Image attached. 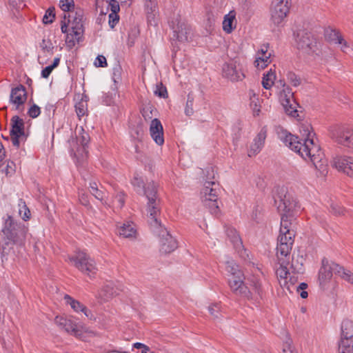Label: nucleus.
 I'll list each match as a JSON object with an SVG mask.
<instances>
[{
  "mask_svg": "<svg viewBox=\"0 0 353 353\" xmlns=\"http://www.w3.org/2000/svg\"><path fill=\"white\" fill-rule=\"evenodd\" d=\"M311 126L305 125L303 128L307 132L306 137L302 143L298 137L291 134L283 128H278L276 133L280 139L290 150L300 155L303 159H309L315 168L321 172L326 170L327 159L319 145L314 143V133L310 131Z\"/></svg>",
  "mask_w": 353,
  "mask_h": 353,
  "instance_id": "obj_1",
  "label": "nucleus"
},
{
  "mask_svg": "<svg viewBox=\"0 0 353 353\" xmlns=\"http://www.w3.org/2000/svg\"><path fill=\"white\" fill-rule=\"evenodd\" d=\"M131 183L137 193L143 192L148 199L146 211L148 223L152 226L159 225L158 216L161 213V208L160 199L157 196V185L154 181H150L145 186L143 179L138 174L134 176Z\"/></svg>",
  "mask_w": 353,
  "mask_h": 353,
  "instance_id": "obj_2",
  "label": "nucleus"
},
{
  "mask_svg": "<svg viewBox=\"0 0 353 353\" xmlns=\"http://www.w3.org/2000/svg\"><path fill=\"white\" fill-rule=\"evenodd\" d=\"M84 12L77 8L74 12L64 13L61 23L62 33L66 34L65 43L70 49L82 41L84 33L83 26Z\"/></svg>",
  "mask_w": 353,
  "mask_h": 353,
  "instance_id": "obj_3",
  "label": "nucleus"
},
{
  "mask_svg": "<svg viewBox=\"0 0 353 353\" xmlns=\"http://www.w3.org/2000/svg\"><path fill=\"white\" fill-rule=\"evenodd\" d=\"M27 230L24 225L18 223L11 216L8 215L2 229L5 241L3 252L8 254L12 248L10 245L22 242L26 238Z\"/></svg>",
  "mask_w": 353,
  "mask_h": 353,
  "instance_id": "obj_4",
  "label": "nucleus"
},
{
  "mask_svg": "<svg viewBox=\"0 0 353 353\" xmlns=\"http://www.w3.org/2000/svg\"><path fill=\"white\" fill-rule=\"evenodd\" d=\"M334 272L353 283V274L350 271L324 257L321 260V266L319 271V281L322 288L330 281Z\"/></svg>",
  "mask_w": 353,
  "mask_h": 353,
  "instance_id": "obj_5",
  "label": "nucleus"
},
{
  "mask_svg": "<svg viewBox=\"0 0 353 353\" xmlns=\"http://www.w3.org/2000/svg\"><path fill=\"white\" fill-rule=\"evenodd\" d=\"M295 41L297 48L302 52L308 55L321 54V43L312 32L299 30L296 32Z\"/></svg>",
  "mask_w": 353,
  "mask_h": 353,
  "instance_id": "obj_6",
  "label": "nucleus"
},
{
  "mask_svg": "<svg viewBox=\"0 0 353 353\" xmlns=\"http://www.w3.org/2000/svg\"><path fill=\"white\" fill-rule=\"evenodd\" d=\"M68 259L79 270L89 276L97 273V268L94 259L83 251L77 252L75 255L69 256Z\"/></svg>",
  "mask_w": 353,
  "mask_h": 353,
  "instance_id": "obj_7",
  "label": "nucleus"
},
{
  "mask_svg": "<svg viewBox=\"0 0 353 353\" xmlns=\"http://www.w3.org/2000/svg\"><path fill=\"white\" fill-rule=\"evenodd\" d=\"M339 353H353V321L344 319L341 325Z\"/></svg>",
  "mask_w": 353,
  "mask_h": 353,
  "instance_id": "obj_8",
  "label": "nucleus"
},
{
  "mask_svg": "<svg viewBox=\"0 0 353 353\" xmlns=\"http://www.w3.org/2000/svg\"><path fill=\"white\" fill-rule=\"evenodd\" d=\"M159 225L150 227L153 230H157L156 232L159 233L160 237V252L162 254H170L174 251L178 247L177 241L170 234L166 228H163L161 221L158 220Z\"/></svg>",
  "mask_w": 353,
  "mask_h": 353,
  "instance_id": "obj_9",
  "label": "nucleus"
},
{
  "mask_svg": "<svg viewBox=\"0 0 353 353\" xmlns=\"http://www.w3.org/2000/svg\"><path fill=\"white\" fill-rule=\"evenodd\" d=\"M215 185L214 181H206L205 183L202 191V194H203L202 201L211 214L216 215L219 212V208L217 203V192L213 188Z\"/></svg>",
  "mask_w": 353,
  "mask_h": 353,
  "instance_id": "obj_10",
  "label": "nucleus"
},
{
  "mask_svg": "<svg viewBox=\"0 0 353 353\" xmlns=\"http://www.w3.org/2000/svg\"><path fill=\"white\" fill-rule=\"evenodd\" d=\"M244 274L229 276L228 284L231 290L236 295H239L247 299H253V293L244 283Z\"/></svg>",
  "mask_w": 353,
  "mask_h": 353,
  "instance_id": "obj_11",
  "label": "nucleus"
},
{
  "mask_svg": "<svg viewBox=\"0 0 353 353\" xmlns=\"http://www.w3.org/2000/svg\"><path fill=\"white\" fill-rule=\"evenodd\" d=\"M332 138L339 144L353 148V128L338 126L332 131Z\"/></svg>",
  "mask_w": 353,
  "mask_h": 353,
  "instance_id": "obj_12",
  "label": "nucleus"
},
{
  "mask_svg": "<svg viewBox=\"0 0 353 353\" xmlns=\"http://www.w3.org/2000/svg\"><path fill=\"white\" fill-rule=\"evenodd\" d=\"M290 0H274L271 9V21L275 25L281 24L289 12Z\"/></svg>",
  "mask_w": 353,
  "mask_h": 353,
  "instance_id": "obj_13",
  "label": "nucleus"
},
{
  "mask_svg": "<svg viewBox=\"0 0 353 353\" xmlns=\"http://www.w3.org/2000/svg\"><path fill=\"white\" fill-rule=\"evenodd\" d=\"M12 129L10 132L12 145L19 148L20 147V141H26L24 131V122L23 119L18 116H14L11 119Z\"/></svg>",
  "mask_w": 353,
  "mask_h": 353,
  "instance_id": "obj_14",
  "label": "nucleus"
},
{
  "mask_svg": "<svg viewBox=\"0 0 353 353\" xmlns=\"http://www.w3.org/2000/svg\"><path fill=\"white\" fill-rule=\"evenodd\" d=\"M294 236L279 235L276 246V255L278 259H284L290 260V253L294 243Z\"/></svg>",
  "mask_w": 353,
  "mask_h": 353,
  "instance_id": "obj_15",
  "label": "nucleus"
},
{
  "mask_svg": "<svg viewBox=\"0 0 353 353\" xmlns=\"http://www.w3.org/2000/svg\"><path fill=\"white\" fill-rule=\"evenodd\" d=\"M222 72L224 77L232 81H241L245 78L240 65L235 61L223 64Z\"/></svg>",
  "mask_w": 353,
  "mask_h": 353,
  "instance_id": "obj_16",
  "label": "nucleus"
},
{
  "mask_svg": "<svg viewBox=\"0 0 353 353\" xmlns=\"http://www.w3.org/2000/svg\"><path fill=\"white\" fill-rule=\"evenodd\" d=\"M278 199L280 202L278 209L285 214H294V212L296 211V208H299L296 200L291 194L284 193L283 190L282 195H279L277 198L274 199L276 203Z\"/></svg>",
  "mask_w": 353,
  "mask_h": 353,
  "instance_id": "obj_17",
  "label": "nucleus"
},
{
  "mask_svg": "<svg viewBox=\"0 0 353 353\" xmlns=\"http://www.w3.org/2000/svg\"><path fill=\"white\" fill-rule=\"evenodd\" d=\"M267 133V127L263 126L258 132L254 139L252 143L250 145V148L248 150V157H252L256 156L261 151L265 144Z\"/></svg>",
  "mask_w": 353,
  "mask_h": 353,
  "instance_id": "obj_18",
  "label": "nucleus"
},
{
  "mask_svg": "<svg viewBox=\"0 0 353 353\" xmlns=\"http://www.w3.org/2000/svg\"><path fill=\"white\" fill-rule=\"evenodd\" d=\"M324 35L325 39L329 42L341 45L343 52H346V49L349 48L347 42L343 39L339 30L327 27L325 29Z\"/></svg>",
  "mask_w": 353,
  "mask_h": 353,
  "instance_id": "obj_19",
  "label": "nucleus"
},
{
  "mask_svg": "<svg viewBox=\"0 0 353 353\" xmlns=\"http://www.w3.org/2000/svg\"><path fill=\"white\" fill-rule=\"evenodd\" d=\"M27 100V91L24 85L19 84L12 88L10 95V102L19 109Z\"/></svg>",
  "mask_w": 353,
  "mask_h": 353,
  "instance_id": "obj_20",
  "label": "nucleus"
},
{
  "mask_svg": "<svg viewBox=\"0 0 353 353\" xmlns=\"http://www.w3.org/2000/svg\"><path fill=\"white\" fill-rule=\"evenodd\" d=\"M150 133L152 139L157 145H162L164 143L163 128L158 119L152 120L150 125Z\"/></svg>",
  "mask_w": 353,
  "mask_h": 353,
  "instance_id": "obj_21",
  "label": "nucleus"
},
{
  "mask_svg": "<svg viewBox=\"0 0 353 353\" xmlns=\"http://www.w3.org/2000/svg\"><path fill=\"white\" fill-rule=\"evenodd\" d=\"M174 36L176 37L177 39L181 42L188 41L191 39L192 35V30L191 27L184 23L178 22L176 27H173Z\"/></svg>",
  "mask_w": 353,
  "mask_h": 353,
  "instance_id": "obj_22",
  "label": "nucleus"
},
{
  "mask_svg": "<svg viewBox=\"0 0 353 353\" xmlns=\"http://www.w3.org/2000/svg\"><path fill=\"white\" fill-rule=\"evenodd\" d=\"M294 214H285L281 216L280 234L294 236V231L290 230L291 221Z\"/></svg>",
  "mask_w": 353,
  "mask_h": 353,
  "instance_id": "obj_23",
  "label": "nucleus"
},
{
  "mask_svg": "<svg viewBox=\"0 0 353 353\" xmlns=\"http://www.w3.org/2000/svg\"><path fill=\"white\" fill-rule=\"evenodd\" d=\"M223 30L228 34L231 33L236 28V12L231 10L224 16L223 21Z\"/></svg>",
  "mask_w": 353,
  "mask_h": 353,
  "instance_id": "obj_24",
  "label": "nucleus"
},
{
  "mask_svg": "<svg viewBox=\"0 0 353 353\" xmlns=\"http://www.w3.org/2000/svg\"><path fill=\"white\" fill-rule=\"evenodd\" d=\"M353 157L347 156H337L333 159V165L339 170L345 174V170L351 164Z\"/></svg>",
  "mask_w": 353,
  "mask_h": 353,
  "instance_id": "obj_25",
  "label": "nucleus"
},
{
  "mask_svg": "<svg viewBox=\"0 0 353 353\" xmlns=\"http://www.w3.org/2000/svg\"><path fill=\"white\" fill-rule=\"evenodd\" d=\"M54 321L61 329H63L67 332H77V325L71 320L67 319L64 317L56 316Z\"/></svg>",
  "mask_w": 353,
  "mask_h": 353,
  "instance_id": "obj_26",
  "label": "nucleus"
},
{
  "mask_svg": "<svg viewBox=\"0 0 353 353\" xmlns=\"http://www.w3.org/2000/svg\"><path fill=\"white\" fill-rule=\"evenodd\" d=\"M280 101L283 106L285 112L288 115H290L293 117H295L298 115L296 110L297 103L294 100V98L290 99L285 98L281 99Z\"/></svg>",
  "mask_w": 353,
  "mask_h": 353,
  "instance_id": "obj_27",
  "label": "nucleus"
},
{
  "mask_svg": "<svg viewBox=\"0 0 353 353\" xmlns=\"http://www.w3.org/2000/svg\"><path fill=\"white\" fill-rule=\"evenodd\" d=\"M248 281L254 290V293L259 297H261L263 295V290L260 279L255 275H252L248 278Z\"/></svg>",
  "mask_w": 353,
  "mask_h": 353,
  "instance_id": "obj_28",
  "label": "nucleus"
},
{
  "mask_svg": "<svg viewBox=\"0 0 353 353\" xmlns=\"http://www.w3.org/2000/svg\"><path fill=\"white\" fill-rule=\"evenodd\" d=\"M77 142L79 143L81 145V148L78 150V152H79L80 151H82V153H85V156L86 157L88 154L86 148L90 141L89 134L87 132H85L84 130L81 128V132L77 137Z\"/></svg>",
  "mask_w": 353,
  "mask_h": 353,
  "instance_id": "obj_29",
  "label": "nucleus"
},
{
  "mask_svg": "<svg viewBox=\"0 0 353 353\" xmlns=\"http://www.w3.org/2000/svg\"><path fill=\"white\" fill-rule=\"evenodd\" d=\"M118 232L120 236H122L125 238H130L135 236L136 230L134 228L132 223H123L122 226H121Z\"/></svg>",
  "mask_w": 353,
  "mask_h": 353,
  "instance_id": "obj_30",
  "label": "nucleus"
},
{
  "mask_svg": "<svg viewBox=\"0 0 353 353\" xmlns=\"http://www.w3.org/2000/svg\"><path fill=\"white\" fill-rule=\"evenodd\" d=\"M228 237L230 239L234 247L238 248L242 246L241 239L236 230L232 227H227L225 230Z\"/></svg>",
  "mask_w": 353,
  "mask_h": 353,
  "instance_id": "obj_31",
  "label": "nucleus"
},
{
  "mask_svg": "<svg viewBox=\"0 0 353 353\" xmlns=\"http://www.w3.org/2000/svg\"><path fill=\"white\" fill-rule=\"evenodd\" d=\"M271 56L272 53L269 52L265 55L264 54L256 57V60L254 61L256 67L260 69L265 68L269 63H271Z\"/></svg>",
  "mask_w": 353,
  "mask_h": 353,
  "instance_id": "obj_32",
  "label": "nucleus"
},
{
  "mask_svg": "<svg viewBox=\"0 0 353 353\" xmlns=\"http://www.w3.org/2000/svg\"><path fill=\"white\" fill-rule=\"evenodd\" d=\"M279 262L280 264L279 268L276 270V274L282 279H286L289 273L287 265L289 264L290 260H285L284 259H279Z\"/></svg>",
  "mask_w": 353,
  "mask_h": 353,
  "instance_id": "obj_33",
  "label": "nucleus"
},
{
  "mask_svg": "<svg viewBox=\"0 0 353 353\" xmlns=\"http://www.w3.org/2000/svg\"><path fill=\"white\" fill-rule=\"evenodd\" d=\"M59 7L64 12L70 13L77 8L74 0H59Z\"/></svg>",
  "mask_w": 353,
  "mask_h": 353,
  "instance_id": "obj_34",
  "label": "nucleus"
},
{
  "mask_svg": "<svg viewBox=\"0 0 353 353\" xmlns=\"http://www.w3.org/2000/svg\"><path fill=\"white\" fill-rule=\"evenodd\" d=\"M64 299L75 312H79L81 310H85V305L81 304L79 301L73 299L68 294L64 296Z\"/></svg>",
  "mask_w": 353,
  "mask_h": 353,
  "instance_id": "obj_35",
  "label": "nucleus"
},
{
  "mask_svg": "<svg viewBox=\"0 0 353 353\" xmlns=\"http://www.w3.org/2000/svg\"><path fill=\"white\" fill-rule=\"evenodd\" d=\"M275 79V74L271 70L266 74H263L262 85L265 89H270L274 84V80Z\"/></svg>",
  "mask_w": 353,
  "mask_h": 353,
  "instance_id": "obj_36",
  "label": "nucleus"
},
{
  "mask_svg": "<svg viewBox=\"0 0 353 353\" xmlns=\"http://www.w3.org/2000/svg\"><path fill=\"white\" fill-rule=\"evenodd\" d=\"M86 100L81 97V100L75 104V110L77 116L80 118L84 116L88 111Z\"/></svg>",
  "mask_w": 353,
  "mask_h": 353,
  "instance_id": "obj_37",
  "label": "nucleus"
},
{
  "mask_svg": "<svg viewBox=\"0 0 353 353\" xmlns=\"http://www.w3.org/2000/svg\"><path fill=\"white\" fill-rule=\"evenodd\" d=\"M131 136L133 139L141 141L144 136V130L141 125L134 126L130 131Z\"/></svg>",
  "mask_w": 353,
  "mask_h": 353,
  "instance_id": "obj_38",
  "label": "nucleus"
},
{
  "mask_svg": "<svg viewBox=\"0 0 353 353\" xmlns=\"http://www.w3.org/2000/svg\"><path fill=\"white\" fill-rule=\"evenodd\" d=\"M117 92L114 90L108 91L103 94L102 97V102L106 105H111L114 103Z\"/></svg>",
  "mask_w": 353,
  "mask_h": 353,
  "instance_id": "obj_39",
  "label": "nucleus"
},
{
  "mask_svg": "<svg viewBox=\"0 0 353 353\" xmlns=\"http://www.w3.org/2000/svg\"><path fill=\"white\" fill-rule=\"evenodd\" d=\"M55 19V8L52 6L50 7L46 11L43 17V23L44 24L52 23Z\"/></svg>",
  "mask_w": 353,
  "mask_h": 353,
  "instance_id": "obj_40",
  "label": "nucleus"
},
{
  "mask_svg": "<svg viewBox=\"0 0 353 353\" xmlns=\"http://www.w3.org/2000/svg\"><path fill=\"white\" fill-rule=\"evenodd\" d=\"M226 270L229 273V276L241 275L243 272L239 269L238 265L233 262H228L226 265Z\"/></svg>",
  "mask_w": 353,
  "mask_h": 353,
  "instance_id": "obj_41",
  "label": "nucleus"
},
{
  "mask_svg": "<svg viewBox=\"0 0 353 353\" xmlns=\"http://www.w3.org/2000/svg\"><path fill=\"white\" fill-rule=\"evenodd\" d=\"M281 85L283 86V89L280 93L279 99L281 101L283 99H293V92H292L291 88L289 86H286L285 83L281 81Z\"/></svg>",
  "mask_w": 353,
  "mask_h": 353,
  "instance_id": "obj_42",
  "label": "nucleus"
},
{
  "mask_svg": "<svg viewBox=\"0 0 353 353\" xmlns=\"http://www.w3.org/2000/svg\"><path fill=\"white\" fill-rule=\"evenodd\" d=\"M330 212L335 216H343L345 214V209L337 203L332 202L330 204Z\"/></svg>",
  "mask_w": 353,
  "mask_h": 353,
  "instance_id": "obj_43",
  "label": "nucleus"
},
{
  "mask_svg": "<svg viewBox=\"0 0 353 353\" xmlns=\"http://www.w3.org/2000/svg\"><path fill=\"white\" fill-rule=\"evenodd\" d=\"M287 79L294 87L300 85L302 82L301 79L292 71L287 73Z\"/></svg>",
  "mask_w": 353,
  "mask_h": 353,
  "instance_id": "obj_44",
  "label": "nucleus"
},
{
  "mask_svg": "<svg viewBox=\"0 0 353 353\" xmlns=\"http://www.w3.org/2000/svg\"><path fill=\"white\" fill-rule=\"evenodd\" d=\"M154 94L155 95L163 99L168 98V97L167 88L161 82L157 84Z\"/></svg>",
  "mask_w": 353,
  "mask_h": 353,
  "instance_id": "obj_45",
  "label": "nucleus"
},
{
  "mask_svg": "<svg viewBox=\"0 0 353 353\" xmlns=\"http://www.w3.org/2000/svg\"><path fill=\"white\" fill-rule=\"evenodd\" d=\"M194 97L191 94H188L185 113L187 116H191L194 113L193 110Z\"/></svg>",
  "mask_w": 353,
  "mask_h": 353,
  "instance_id": "obj_46",
  "label": "nucleus"
},
{
  "mask_svg": "<svg viewBox=\"0 0 353 353\" xmlns=\"http://www.w3.org/2000/svg\"><path fill=\"white\" fill-rule=\"evenodd\" d=\"M250 105L253 111L254 115H259V112H261V105L259 104V99H251Z\"/></svg>",
  "mask_w": 353,
  "mask_h": 353,
  "instance_id": "obj_47",
  "label": "nucleus"
},
{
  "mask_svg": "<svg viewBox=\"0 0 353 353\" xmlns=\"http://www.w3.org/2000/svg\"><path fill=\"white\" fill-rule=\"evenodd\" d=\"M40 113V108L36 104H33L28 111V116L32 119L37 118Z\"/></svg>",
  "mask_w": 353,
  "mask_h": 353,
  "instance_id": "obj_48",
  "label": "nucleus"
},
{
  "mask_svg": "<svg viewBox=\"0 0 353 353\" xmlns=\"http://www.w3.org/2000/svg\"><path fill=\"white\" fill-rule=\"evenodd\" d=\"M19 214L24 221H27L30 219V212L27 208L26 205L23 203V206L19 209Z\"/></svg>",
  "mask_w": 353,
  "mask_h": 353,
  "instance_id": "obj_49",
  "label": "nucleus"
},
{
  "mask_svg": "<svg viewBox=\"0 0 353 353\" xmlns=\"http://www.w3.org/2000/svg\"><path fill=\"white\" fill-rule=\"evenodd\" d=\"M208 311L210 314L214 318H219L220 312V306L219 304H212L208 307Z\"/></svg>",
  "mask_w": 353,
  "mask_h": 353,
  "instance_id": "obj_50",
  "label": "nucleus"
},
{
  "mask_svg": "<svg viewBox=\"0 0 353 353\" xmlns=\"http://www.w3.org/2000/svg\"><path fill=\"white\" fill-rule=\"evenodd\" d=\"M90 192L97 199L101 201L103 200L105 193L101 190L94 188L93 190H90Z\"/></svg>",
  "mask_w": 353,
  "mask_h": 353,
  "instance_id": "obj_51",
  "label": "nucleus"
},
{
  "mask_svg": "<svg viewBox=\"0 0 353 353\" xmlns=\"http://www.w3.org/2000/svg\"><path fill=\"white\" fill-rule=\"evenodd\" d=\"M125 198V195L123 192H119L116 194V196L114 197V200L116 202L118 203V206L119 208H122L124 205Z\"/></svg>",
  "mask_w": 353,
  "mask_h": 353,
  "instance_id": "obj_52",
  "label": "nucleus"
},
{
  "mask_svg": "<svg viewBox=\"0 0 353 353\" xmlns=\"http://www.w3.org/2000/svg\"><path fill=\"white\" fill-rule=\"evenodd\" d=\"M94 65L97 67L102 68L107 66V61L105 57L103 55L97 56L94 61Z\"/></svg>",
  "mask_w": 353,
  "mask_h": 353,
  "instance_id": "obj_53",
  "label": "nucleus"
},
{
  "mask_svg": "<svg viewBox=\"0 0 353 353\" xmlns=\"http://www.w3.org/2000/svg\"><path fill=\"white\" fill-rule=\"evenodd\" d=\"M109 17V25L110 28H113L116 24L119 22V17L117 14L110 13Z\"/></svg>",
  "mask_w": 353,
  "mask_h": 353,
  "instance_id": "obj_54",
  "label": "nucleus"
},
{
  "mask_svg": "<svg viewBox=\"0 0 353 353\" xmlns=\"http://www.w3.org/2000/svg\"><path fill=\"white\" fill-rule=\"evenodd\" d=\"M109 6L110 7L112 13L117 14L120 10L119 3L117 0H110Z\"/></svg>",
  "mask_w": 353,
  "mask_h": 353,
  "instance_id": "obj_55",
  "label": "nucleus"
},
{
  "mask_svg": "<svg viewBox=\"0 0 353 353\" xmlns=\"http://www.w3.org/2000/svg\"><path fill=\"white\" fill-rule=\"evenodd\" d=\"M283 353H294L291 344V340H288L283 346Z\"/></svg>",
  "mask_w": 353,
  "mask_h": 353,
  "instance_id": "obj_56",
  "label": "nucleus"
},
{
  "mask_svg": "<svg viewBox=\"0 0 353 353\" xmlns=\"http://www.w3.org/2000/svg\"><path fill=\"white\" fill-rule=\"evenodd\" d=\"M79 201L84 206H90V202L88 200V196L85 193H79Z\"/></svg>",
  "mask_w": 353,
  "mask_h": 353,
  "instance_id": "obj_57",
  "label": "nucleus"
},
{
  "mask_svg": "<svg viewBox=\"0 0 353 353\" xmlns=\"http://www.w3.org/2000/svg\"><path fill=\"white\" fill-rule=\"evenodd\" d=\"M133 347L137 349H141V353H148L150 350L147 345L139 342L134 343Z\"/></svg>",
  "mask_w": 353,
  "mask_h": 353,
  "instance_id": "obj_58",
  "label": "nucleus"
},
{
  "mask_svg": "<svg viewBox=\"0 0 353 353\" xmlns=\"http://www.w3.org/2000/svg\"><path fill=\"white\" fill-rule=\"evenodd\" d=\"M53 70L54 69L50 65L46 67L41 71V77L43 78L47 79Z\"/></svg>",
  "mask_w": 353,
  "mask_h": 353,
  "instance_id": "obj_59",
  "label": "nucleus"
},
{
  "mask_svg": "<svg viewBox=\"0 0 353 353\" xmlns=\"http://www.w3.org/2000/svg\"><path fill=\"white\" fill-rule=\"evenodd\" d=\"M268 48H269L268 43L262 45L261 47V49L257 52V57L264 55V54L265 55V54H268L269 53L268 50Z\"/></svg>",
  "mask_w": 353,
  "mask_h": 353,
  "instance_id": "obj_60",
  "label": "nucleus"
},
{
  "mask_svg": "<svg viewBox=\"0 0 353 353\" xmlns=\"http://www.w3.org/2000/svg\"><path fill=\"white\" fill-rule=\"evenodd\" d=\"M146 11H147V19H148V22L152 24V21H154V14L153 13V12H149L148 10V4H147L146 6Z\"/></svg>",
  "mask_w": 353,
  "mask_h": 353,
  "instance_id": "obj_61",
  "label": "nucleus"
},
{
  "mask_svg": "<svg viewBox=\"0 0 353 353\" xmlns=\"http://www.w3.org/2000/svg\"><path fill=\"white\" fill-rule=\"evenodd\" d=\"M6 150L2 144L1 142H0V162L2 161L5 157H6Z\"/></svg>",
  "mask_w": 353,
  "mask_h": 353,
  "instance_id": "obj_62",
  "label": "nucleus"
},
{
  "mask_svg": "<svg viewBox=\"0 0 353 353\" xmlns=\"http://www.w3.org/2000/svg\"><path fill=\"white\" fill-rule=\"evenodd\" d=\"M351 164L347 166V169L345 170V174L351 177H353V161H351Z\"/></svg>",
  "mask_w": 353,
  "mask_h": 353,
  "instance_id": "obj_63",
  "label": "nucleus"
},
{
  "mask_svg": "<svg viewBox=\"0 0 353 353\" xmlns=\"http://www.w3.org/2000/svg\"><path fill=\"white\" fill-rule=\"evenodd\" d=\"M81 312H83V314L89 319H92V314L90 310H89L86 307L85 310H81Z\"/></svg>",
  "mask_w": 353,
  "mask_h": 353,
  "instance_id": "obj_64",
  "label": "nucleus"
}]
</instances>
